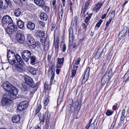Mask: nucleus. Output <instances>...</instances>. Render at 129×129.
Segmentation results:
<instances>
[{
  "instance_id": "nucleus-24",
  "label": "nucleus",
  "mask_w": 129,
  "mask_h": 129,
  "mask_svg": "<svg viewBox=\"0 0 129 129\" xmlns=\"http://www.w3.org/2000/svg\"><path fill=\"white\" fill-rule=\"evenodd\" d=\"M40 17L42 20L46 21L47 19L48 16L47 14L43 12L40 14Z\"/></svg>"
},
{
  "instance_id": "nucleus-7",
  "label": "nucleus",
  "mask_w": 129,
  "mask_h": 129,
  "mask_svg": "<svg viewBox=\"0 0 129 129\" xmlns=\"http://www.w3.org/2000/svg\"><path fill=\"white\" fill-rule=\"evenodd\" d=\"M2 21L4 25L3 26L4 27H5V25H6L7 24H10L12 23L13 21L11 17L8 15H6L4 16L3 17L2 19Z\"/></svg>"
},
{
  "instance_id": "nucleus-19",
  "label": "nucleus",
  "mask_w": 129,
  "mask_h": 129,
  "mask_svg": "<svg viewBox=\"0 0 129 129\" xmlns=\"http://www.w3.org/2000/svg\"><path fill=\"white\" fill-rule=\"evenodd\" d=\"M30 63L33 65L35 64L37 62L36 57L34 55H32L30 56Z\"/></svg>"
},
{
  "instance_id": "nucleus-6",
  "label": "nucleus",
  "mask_w": 129,
  "mask_h": 129,
  "mask_svg": "<svg viewBox=\"0 0 129 129\" xmlns=\"http://www.w3.org/2000/svg\"><path fill=\"white\" fill-rule=\"evenodd\" d=\"M21 56L23 59L26 62H27L31 56L30 51L28 50H25L21 53Z\"/></svg>"
},
{
  "instance_id": "nucleus-14",
  "label": "nucleus",
  "mask_w": 129,
  "mask_h": 129,
  "mask_svg": "<svg viewBox=\"0 0 129 129\" xmlns=\"http://www.w3.org/2000/svg\"><path fill=\"white\" fill-rule=\"evenodd\" d=\"M125 109H123L121 111V116H120V121L118 125H121L125 119Z\"/></svg>"
},
{
  "instance_id": "nucleus-54",
  "label": "nucleus",
  "mask_w": 129,
  "mask_h": 129,
  "mask_svg": "<svg viewBox=\"0 0 129 129\" xmlns=\"http://www.w3.org/2000/svg\"><path fill=\"white\" fill-rule=\"evenodd\" d=\"M61 101V99L59 97H58V98L57 100V104L58 105H59Z\"/></svg>"
},
{
  "instance_id": "nucleus-55",
  "label": "nucleus",
  "mask_w": 129,
  "mask_h": 129,
  "mask_svg": "<svg viewBox=\"0 0 129 129\" xmlns=\"http://www.w3.org/2000/svg\"><path fill=\"white\" fill-rule=\"evenodd\" d=\"M40 24L42 26V27H44L45 26V24L44 22L42 21H40L39 22Z\"/></svg>"
},
{
  "instance_id": "nucleus-37",
  "label": "nucleus",
  "mask_w": 129,
  "mask_h": 129,
  "mask_svg": "<svg viewBox=\"0 0 129 129\" xmlns=\"http://www.w3.org/2000/svg\"><path fill=\"white\" fill-rule=\"evenodd\" d=\"M42 108L40 104L38 105L36 109V112L35 114H36L38 113L40 111Z\"/></svg>"
},
{
  "instance_id": "nucleus-21",
  "label": "nucleus",
  "mask_w": 129,
  "mask_h": 129,
  "mask_svg": "<svg viewBox=\"0 0 129 129\" xmlns=\"http://www.w3.org/2000/svg\"><path fill=\"white\" fill-rule=\"evenodd\" d=\"M59 11L58 12V14L59 16L58 21L59 22H60L62 19V15L63 13V9L62 6L61 8H60V10L59 9Z\"/></svg>"
},
{
  "instance_id": "nucleus-53",
  "label": "nucleus",
  "mask_w": 129,
  "mask_h": 129,
  "mask_svg": "<svg viewBox=\"0 0 129 129\" xmlns=\"http://www.w3.org/2000/svg\"><path fill=\"white\" fill-rule=\"evenodd\" d=\"M118 104L117 103H116L113 107V109L115 110H116L117 108V106Z\"/></svg>"
},
{
  "instance_id": "nucleus-13",
  "label": "nucleus",
  "mask_w": 129,
  "mask_h": 129,
  "mask_svg": "<svg viewBox=\"0 0 129 129\" xmlns=\"http://www.w3.org/2000/svg\"><path fill=\"white\" fill-rule=\"evenodd\" d=\"M35 3L40 8L45 7V2L44 0H34Z\"/></svg>"
},
{
  "instance_id": "nucleus-45",
  "label": "nucleus",
  "mask_w": 129,
  "mask_h": 129,
  "mask_svg": "<svg viewBox=\"0 0 129 129\" xmlns=\"http://www.w3.org/2000/svg\"><path fill=\"white\" fill-rule=\"evenodd\" d=\"M90 3V2L87 1L85 3V5H83L82 7H84L85 8L87 9Z\"/></svg>"
},
{
  "instance_id": "nucleus-39",
  "label": "nucleus",
  "mask_w": 129,
  "mask_h": 129,
  "mask_svg": "<svg viewBox=\"0 0 129 129\" xmlns=\"http://www.w3.org/2000/svg\"><path fill=\"white\" fill-rule=\"evenodd\" d=\"M113 112L114 111H111L110 110L108 109L106 113V114L107 116H109L112 115Z\"/></svg>"
},
{
  "instance_id": "nucleus-11",
  "label": "nucleus",
  "mask_w": 129,
  "mask_h": 129,
  "mask_svg": "<svg viewBox=\"0 0 129 129\" xmlns=\"http://www.w3.org/2000/svg\"><path fill=\"white\" fill-rule=\"evenodd\" d=\"M16 39L20 44L23 43L25 40L24 36L22 34L17 32L16 34Z\"/></svg>"
},
{
  "instance_id": "nucleus-33",
  "label": "nucleus",
  "mask_w": 129,
  "mask_h": 129,
  "mask_svg": "<svg viewBox=\"0 0 129 129\" xmlns=\"http://www.w3.org/2000/svg\"><path fill=\"white\" fill-rule=\"evenodd\" d=\"M112 74V69H111L110 70L107 72L105 75L106 76H108V77L110 78L111 77Z\"/></svg>"
},
{
  "instance_id": "nucleus-28",
  "label": "nucleus",
  "mask_w": 129,
  "mask_h": 129,
  "mask_svg": "<svg viewBox=\"0 0 129 129\" xmlns=\"http://www.w3.org/2000/svg\"><path fill=\"white\" fill-rule=\"evenodd\" d=\"M87 9V8H85V7H82L81 12L80 14V16L81 17H82L83 18L85 17L86 16V15L85 14V13Z\"/></svg>"
},
{
  "instance_id": "nucleus-25",
  "label": "nucleus",
  "mask_w": 129,
  "mask_h": 129,
  "mask_svg": "<svg viewBox=\"0 0 129 129\" xmlns=\"http://www.w3.org/2000/svg\"><path fill=\"white\" fill-rule=\"evenodd\" d=\"M36 33L37 36L39 37L42 38L45 35V33L43 31L39 30L37 31Z\"/></svg>"
},
{
  "instance_id": "nucleus-42",
  "label": "nucleus",
  "mask_w": 129,
  "mask_h": 129,
  "mask_svg": "<svg viewBox=\"0 0 129 129\" xmlns=\"http://www.w3.org/2000/svg\"><path fill=\"white\" fill-rule=\"evenodd\" d=\"M69 35H73V31L72 28H70L69 29Z\"/></svg>"
},
{
  "instance_id": "nucleus-38",
  "label": "nucleus",
  "mask_w": 129,
  "mask_h": 129,
  "mask_svg": "<svg viewBox=\"0 0 129 129\" xmlns=\"http://www.w3.org/2000/svg\"><path fill=\"white\" fill-rule=\"evenodd\" d=\"M51 74L52 76L50 80V83L51 84H52L53 80L54 78L55 74L54 72H51Z\"/></svg>"
},
{
  "instance_id": "nucleus-64",
  "label": "nucleus",
  "mask_w": 129,
  "mask_h": 129,
  "mask_svg": "<svg viewBox=\"0 0 129 129\" xmlns=\"http://www.w3.org/2000/svg\"><path fill=\"white\" fill-rule=\"evenodd\" d=\"M62 4L63 6L64 7H65V3H66V0H62Z\"/></svg>"
},
{
  "instance_id": "nucleus-36",
  "label": "nucleus",
  "mask_w": 129,
  "mask_h": 129,
  "mask_svg": "<svg viewBox=\"0 0 129 129\" xmlns=\"http://www.w3.org/2000/svg\"><path fill=\"white\" fill-rule=\"evenodd\" d=\"M23 86L25 91H27L29 90L30 86L29 85L25 83L24 84H23Z\"/></svg>"
},
{
  "instance_id": "nucleus-56",
  "label": "nucleus",
  "mask_w": 129,
  "mask_h": 129,
  "mask_svg": "<svg viewBox=\"0 0 129 129\" xmlns=\"http://www.w3.org/2000/svg\"><path fill=\"white\" fill-rule=\"evenodd\" d=\"M112 18H110L109 19V20H108V21L106 23V25L108 26V25H109L110 23L112 21Z\"/></svg>"
},
{
  "instance_id": "nucleus-20",
  "label": "nucleus",
  "mask_w": 129,
  "mask_h": 129,
  "mask_svg": "<svg viewBox=\"0 0 129 129\" xmlns=\"http://www.w3.org/2000/svg\"><path fill=\"white\" fill-rule=\"evenodd\" d=\"M20 116L19 115L13 116L12 119V122L14 123H16L20 120Z\"/></svg>"
},
{
  "instance_id": "nucleus-12",
  "label": "nucleus",
  "mask_w": 129,
  "mask_h": 129,
  "mask_svg": "<svg viewBox=\"0 0 129 129\" xmlns=\"http://www.w3.org/2000/svg\"><path fill=\"white\" fill-rule=\"evenodd\" d=\"M89 67H88L86 69V70L85 72L83 77L82 80V83L83 82L84 83H85L87 80L89 75Z\"/></svg>"
},
{
  "instance_id": "nucleus-63",
  "label": "nucleus",
  "mask_w": 129,
  "mask_h": 129,
  "mask_svg": "<svg viewBox=\"0 0 129 129\" xmlns=\"http://www.w3.org/2000/svg\"><path fill=\"white\" fill-rule=\"evenodd\" d=\"M73 41H69V46H71L73 45Z\"/></svg>"
},
{
  "instance_id": "nucleus-31",
  "label": "nucleus",
  "mask_w": 129,
  "mask_h": 129,
  "mask_svg": "<svg viewBox=\"0 0 129 129\" xmlns=\"http://www.w3.org/2000/svg\"><path fill=\"white\" fill-rule=\"evenodd\" d=\"M64 60V57H62L61 58H58L57 59V62L59 64L63 65Z\"/></svg>"
},
{
  "instance_id": "nucleus-10",
  "label": "nucleus",
  "mask_w": 129,
  "mask_h": 129,
  "mask_svg": "<svg viewBox=\"0 0 129 129\" xmlns=\"http://www.w3.org/2000/svg\"><path fill=\"white\" fill-rule=\"evenodd\" d=\"M25 83L29 85L30 86L32 87H34L35 86L33 80L31 77L26 76L25 78Z\"/></svg>"
},
{
  "instance_id": "nucleus-62",
  "label": "nucleus",
  "mask_w": 129,
  "mask_h": 129,
  "mask_svg": "<svg viewBox=\"0 0 129 129\" xmlns=\"http://www.w3.org/2000/svg\"><path fill=\"white\" fill-rule=\"evenodd\" d=\"M60 69H57L56 70V74H59V72H60Z\"/></svg>"
},
{
  "instance_id": "nucleus-4",
  "label": "nucleus",
  "mask_w": 129,
  "mask_h": 129,
  "mask_svg": "<svg viewBox=\"0 0 129 129\" xmlns=\"http://www.w3.org/2000/svg\"><path fill=\"white\" fill-rule=\"evenodd\" d=\"M26 42L30 47L32 49H35L36 46V44L34 38L30 34L27 35Z\"/></svg>"
},
{
  "instance_id": "nucleus-15",
  "label": "nucleus",
  "mask_w": 129,
  "mask_h": 129,
  "mask_svg": "<svg viewBox=\"0 0 129 129\" xmlns=\"http://www.w3.org/2000/svg\"><path fill=\"white\" fill-rule=\"evenodd\" d=\"M127 29L126 28H124L120 33L118 35V38L120 39H123L127 33Z\"/></svg>"
},
{
  "instance_id": "nucleus-50",
  "label": "nucleus",
  "mask_w": 129,
  "mask_h": 129,
  "mask_svg": "<svg viewBox=\"0 0 129 129\" xmlns=\"http://www.w3.org/2000/svg\"><path fill=\"white\" fill-rule=\"evenodd\" d=\"M116 121V119L114 120H113V122L111 124V126L112 127V128H114V126L115 125Z\"/></svg>"
},
{
  "instance_id": "nucleus-22",
  "label": "nucleus",
  "mask_w": 129,
  "mask_h": 129,
  "mask_svg": "<svg viewBox=\"0 0 129 129\" xmlns=\"http://www.w3.org/2000/svg\"><path fill=\"white\" fill-rule=\"evenodd\" d=\"M109 77L105 75L103 77L101 80V83L102 85H104L109 80Z\"/></svg>"
},
{
  "instance_id": "nucleus-34",
  "label": "nucleus",
  "mask_w": 129,
  "mask_h": 129,
  "mask_svg": "<svg viewBox=\"0 0 129 129\" xmlns=\"http://www.w3.org/2000/svg\"><path fill=\"white\" fill-rule=\"evenodd\" d=\"M61 50L64 52L65 51L66 49V47L65 44L64 43L61 44L60 46Z\"/></svg>"
},
{
  "instance_id": "nucleus-27",
  "label": "nucleus",
  "mask_w": 129,
  "mask_h": 129,
  "mask_svg": "<svg viewBox=\"0 0 129 129\" xmlns=\"http://www.w3.org/2000/svg\"><path fill=\"white\" fill-rule=\"evenodd\" d=\"M78 17L77 16H75L73 19V21L71 23V25H76L77 23Z\"/></svg>"
},
{
  "instance_id": "nucleus-1",
  "label": "nucleus",
  "mask_w": 129,
  "mask_h": 129,
  "mask_svg": "<svg viewBox=\"0 0 129 129\" xmlns=\"http://www.w3.org/2000/svg\"><path fill=\"white\" fill-rule=\"evenodd\" d=\"M7 56L9 63L15 66L16 69L19 72H22V65L24 62L20 56L18 54H15L12 51L9 50L7 52Z\"/></svg>"
},
{
  "instance_id": "nucleus-18",
  "label": "nucleus",
  "mask_w": 129,
  "mask_h": 129,
  "mask_svg": "<svg viewBox=\"0 0 129 129\" xmlns=\"http://www.w3.org/2000/svg\"><path fill=\"white\" fill-rule=\"evenodd\" d=\"M27 70L31 74L34 75H37L36 74V70L35 69L31 66L27 67Z\"/></svg>"
},
{
  "instance_id": "nucleus-47",
  "label": "nucleus",
  "mask_w": 129,
  "mask_h": 129,
  "mask_svg": "<svg viewBox=\"0 0 129 129\" xmlns=\"http://www.w3.org/2000/svg\"><path fill=\"white\" fill-rule=\"evenodd\" d=\"M72 76L71 77V78H73V77L75 76L76 73V71L72 70Z\"/></svg>"
},
{
  "instance_id": "nucleus-35",
  "label": "nucleus",
  "mask_w": 129,
  "mask_h": 129,
  "mask_svg": "<svg viewBox=\"0 0 129 129\" xmlns=\"http://www.w3.org/2000/svg\"><path fill=\"white\" fill-rule=\"evenodd\" d=\"M102 52H100L99 50H98L96 53L95 58V59H98L100 57Z\"/></svg>"
},
{
  "instance_id": "nucleus-41",
  "label": "nucleus",
  "mask_w": 129,
  "mask_h": 129,
  "mask_svg": "<svg viewBox=\"0 0 129 129\" xmlns=\"http://www.w3.org/2000/svg\"><path fill=\"white\" fill-rule=\"evenodd\" d=\"M49 102V100L48 98H46L44 100V106L46 107Z\"/></svg>"
},
{
  "instance_id": "nucleus-58",
  "label": "nucleus",
  "mask_w": 129,
  "mask_h": 129,
  "mask_svg": "<svg viewBox=\"0 0 129 129\" xmlns=\"http://www.w3.org/2000/svg\"><path fill=\"white\" fill-rule=\"evenodd\" d=\"M14 2L16 4L19 3L21 2L20 0H13Z\"/></svg>"
},
{
  "instance_id": "nucleus-17",
  "label": "nucleus",
  "mask_w": 129,
  "mask_h": 129,
  "mask_svg": "<svg viewBox=\"0 0 129 129\" xmlns=\"http://www.w3.org/2000/svg\"><path fill=\"white\" fill-rule=\"evenodd\" d=\"M4 6H3V2L2 1H0V10L2 9H6L8 6V3L6 1L4 3Z\"/></svg>"
},
{
  "instance_id": "nucleus-61",
  "label": "nucleus",
  "mask_w": 129,
  "mask_h": 129,
  "mask_svg": "<svg viewBox=\"0 0 129 129\" xmlns=\"http://www.w3.org/2000/svg\"><path fill=\"white\" fill-rule=\"evenodd\" d=\"M51 58V56L50 55H48V56L47 59L48 61H50Z\"/></svg>"
},
{
  "instance_id": "nucleus-29",
  "label": "nucleus",
  "mask_w": 129,
  "mask_h": 129,
  "mask_svg": "<svg viewBox=\"0 0 129 129\" xmlns=\"http://www.w3.org/2000/svg\"><path fill=\"white\" fill-rule=\"evenodd\" d=\"M14 14L16 16L18 17L21 14V10L19 9H16L14 12Z\"/></svg>"
},
{
  "instance_id": "nucleus-23",
  "label": "nucleus",
  "mask_w": 129,
  "mask_h": 129,
  "mask_svg": "<svg viewBox=\"0 0 129 129\" xmlns=\"http://www.w3.org/2000/svg\"><path fill=\"white\" fill-rule=\"evenodd\" d=\"M27 28L31 30H34L35 28V25L33 22H29L27 26Z\"/></svg>"
},
{
  "instance_id": "nucleus-52",
  "label": "nucleus",
  "mask_w": 129,
  "mask_h": 129,
  "mask_svg": "<svg viewBox=\"0 0 129 129\" xmlns=\"http://www.w3.org/2000/svg\"><path fill=\"white\" fill-rule=\"evenodd\" d=\"M86 25V23H83L82 24V26L83 27V28L86 31L87 28V25Z\"/></svg>"
},
{
  "instance_id": "nucleus-48",
  "label": "nucleus",
  "mask_w": 129,
  "mask_h": 129,
  "mask_svg": "<svg viewBox=\"0 0 129 129\" xmlns=\"http://www.w3.org/2000/svg\"><path fill=\"white\" fill-rule=\"evenodd\" d=\"M102 21V20L101 19H100L99 21L96 24V26H97L98 27H99L100 26Z\"/></svg>"
},
{
  "instance_id": "nucleus-32",
  "label": "nucleus",
  "mask_w": 129,
  "mask_h": 129,
  "mask_svg": "<svg viewBox=\"0 0 129 129\" xmlns=\"http://www.w3.org/2000/svg\"><path fill=\"white\" fill-rule=\"evenodd\" d=\"M92 15V14H90L88 15V16L87 17L85 18V22L86 23V25H88L89 23H88V21L90 19L91 16Z\"/></svg>"
},
{
  "instance_id": "nucleus-49",
  "label": "nucleus",
  "mask_w": 129,
  "mask_h": 129,
  "mask_svg": "<svg viewBox=\"0 0 129 129\" xmlns=\"http://www.w3.org/2000/svg\"><path fill=\"white\" fill-rule=\"evenodd\" d=\"M69 41H73L74 40L73 35H69Z\"/></svg>"
},
{
  "instance_id": "nucleus-51",
  "label": "nucleus",
  "mask_w": 129,
  "mask_h": 129,
  "mask_svg": "<svg viewBox=\"0 0 129 129\" xmlns=\"http://www.w3.org/2000/svg\"><path fill=\"white\" fill-rule=\"evenodd\" d=\"M81 58L80 57L78 58L77 61H76L75 62V64L76 65H78L79 63V62L80 61Z\"/></svg>"
},
{
  "instance_id": "nucleus-57",
  "label": "nucleus",
  "mask_w": 129,
  "mask_h": 129,
  "mask_svg": "<svg viewBox=\"0 0 129 129\" xmlns=\"http://www.w3.org/2000/svg\"><path fill=\"white\" fill-rule=\"evenodd\" d=\"M56 24L55 23H54L53 25L52 26L51 28V30L52 31L56 27Z\"/></svg>"
},
{
  "instance_id": "nucleus-59",
  "label": "nucleus",
  "mask_w": 129,
  "mask_h": 129,
  "mask_svg": "<svg viewBox=\"0 0 129 129\" xmlns=\"http://www.w3.org/2000/svg\"><path fill=\"white\" fill-rule=\"evenodd\" d=\"M107 14H107H103L102 16L101 19H104L106 17Z\"/></svg>"
},
{
  "instance_id": "nucleus-40",
  "label": "nucleus",
  "mask_w": 129,
  "mask_h": 129,
  "mask_svg": "<svg viewBox=\"0 0 129 129\" xmlns=\"http://www.w3.org/2000/svg\"><path fill=\"white\" fill-rule=\"evenodd\" d=\"M56 1L55 0H53L52 1V4L53 5V8L54 9L56 8L57 4L56 3Z\"/></svg>"
},
{
  "instance_id": "nucleus-16",
  "label": "nucleus",
  "mask_w": 129,
  "mask_h": 129,
  "mask_svg": "<svg viewBox=\"0 0 129 129\" xmlns=\"http://www.w3.org/2000/svg\"><path fill=\"white\" fill-rule=\"evenodd\" d=\"M103 3H97L93 8V11H95L96 13L97 12L102 6Z\"/></svg>"
},
{
  "instance_id": "nucleus-8",
  "label": "nucleus",
  "mask_w": 129,
  "mask_h": 129,
  "mask_svg": "<svg viewBox=\"0 0 129 129\" xmlns=\"http://www.w3.org/2000/svg\"><path fill=\"white\" fill-rule=\"evenodd\" d=\"M28 102L27 101H23L20 103L18 105L17 108L20 111H22L28 107Z\"/></svg>"
},
{
  "instance_id": "nucleus-9",
  "label": "nucleus",
  "mask_w": 129,
  "mask_h": 129,
  "mask_svg": "<svg viewBox=\"0 0 129 129\" xmlns=\"http://www.w3.org/2000/svg\"><path fill=\"white\" fill-rule=\"evenodd\" d=\"M8 27L6 29V31L8 34H12L14 32L15 29L16 27L13 23L8 24Z\"/></svg>"
},
{
  "instance_id": "nucleus-2",
  "label": "nucleus",
  "mask_w": 129,
  "mask_h": 129,
  "mask_svg": "<svg viewBox=\"0 0 129 129\" xmlns=\"http://www.w3.org/2000/svg\"><path fill=\"white\" fill-rule=\"evenodd\" d=\"M4 89L7 92H9L10 96L12 100H14L17 98L18 92V89L16 87L13 86L9 82L6 81L2 85Z\"/></svg>"
},
{
  "instance_id": "nucleus-3",
  "label": "nucleus",
  "mask_w": 129,
  "mask_h": 129,
  "mask_svg": "<svg viewBox=\"0 0 129 129\" xmlns=\"http://www.w3.org/2000/svg\"><path fill=\"white\" fill-rule=\"evenodd\" d=\"M4 96L1 100L0 105L1 106L6 108L9 107L11 104V100H14L11 99L9 94L5 93Z\"/></svg>"
},
{
  "instance_id": "nucleus-43",
  "label": "nucleus",
  "mask_w": 129,
  "mask_h": 129,
  "mask_svg": "<svg viewBox=\"0 0 129 129\" xmlns=\"http://www.w3.org/2000/svg\"><path fill=\"white\" fill-rule=\"evenodd\" d=\"M58 40H56L54 43L55 48V50H56V49H57L59 47L58 46Z\"/></svg>"
},
{
  "instance_id": "nucleus-46",
  "label": "nucleus",
  "mask_w": 129,
  "mask_h": 129,
  "mask_svg": "<svg viewBox=\"0 0 129 129\" xmlns=\"http://www.w3.org/2000/svg\"><path fill=\"white\" fill-rule=\"evenodd\" d=\"M71 67H72V70L75 71H76L78 67V66H77L74 65L73 66H72Z\"/></svg>"
},
{
  "instance_id": "nucleus-26",
  "label": "nucleus",
  "mask_w": 129,
  "mask_h": 129,
  "mask_svg": "<svg viewBox=\"0 0 129 129\" xmlns=\"http://www.w3.org/2000/svg\"><path fill=\"white\" fill-rule=\"evenodd\" d=\"M17 24L19 28H22L24 27V23L20 19H18L17 22Z\"/></svg>"
},
{
  "instance_id": "nucleus-5",
  "label": "nucleus",
  "mask_w": 129,
  "mask_h": 129,
  "mask_svg": "<svg viewBox=\"0 0 129 129\" xmlns=\"http://www.w3.org/2000/svg\"><path fill=\"white\" fill-rule=\"evenodd\" d=\"M50 114L48 112H46L45 115L43 114L42 115L39 117L40 122L41 123H44L45 119H46V122L47 125L49 123L50 119Z\"/></svg>"
},
{
  "instance_id": "nucleus-44",
  "label": "nucleus",
  "mask_w": 129,
  "mask_h": 129,
  "mask_svg": "<svg viewBox=\"0 0 129 129\" xmlns=\"http://www.w3.org/2000/svg\"><path fill=\"white\" fill-rule=\"evenodd\" d=\"M115 10H113L112 11L111 13V18H114L115 16Z\"/></svg>"
},
{
  "instance_id": "nucleus-30",
  "label": "nucleus",
  "mask_w": 129,
  "mask_h": 129,
  "mask_svg": "<svg viewBox=\"0 0 129 129\" xmlns=\"http://www.w3.org/2000/svg\"><path fill=\"white\" fill-rule=\"evenodd\" d=\"M94 122L91 124H88L86 128V129H94Z\"/></svg>"
},
{
  "instance_id": "nucleus-60",
  "label": "nucleus",
  "mask_w": 129,
  "mask_h": 129,
  "mask_svg": "<svg viewBox=\"0 0 129 129\" xmlns=\"http://www.w3.org/2000/svg\"><path fill=\"white\" fill-rule=\"evenodd\" d=\"M63 65H61V64H59L58 63L56 65V67L57 68H60Z\"/></svg>"
}]
</instances>
